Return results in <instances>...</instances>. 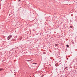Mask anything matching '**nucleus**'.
I'll list each match as a JSON object with an SVG mask.
<instances>
[{
  "label": "nucleus",
  "instance_id": "f257e3e1",
  "mask_svg": "<svg viewBox=\"0 0 77 77\" xmlns=\"http://www.w3.org/2000/svg\"><path fill=\"white\" fill-rule=\"evenodd\" d=\"M8 40H9V39H10V37L9 36L8 37Z\"/></svg>",
  "mask_w": 77,
  "mask_h": 77
},
{
  "label": "nucleus",
  "instance_id": "f03ea898",
  "mask_svg": "<svg viewBox=\"0 0 77 77\" xmlns=\"http://www.w3.org/2000/svg\"><path fill=\"white\" fill-rule=\"evenodd\" d=\"M66 46H67V47L68 48L69 47V45H66Z\"/></svg>",
  "mask_w": 77,
  "mask_h": 77
},
{
  "label": "nucleus",
  "instance_id": "7ed1b4c3",
  "mask_svg": "<svg viewBox=\"0 0 77 77\" xmlns=\"http://www.w3.org/2000/svg\"><path fill=\"white\" fill-rule=\"evenodd\" d=\"M55 46H58V45L57 44H56L55 45Z\"/></svg>",
  "mask_w": 77,
  "mask_h": 77
},
{
  "label": "nucleus",
  "instance_id": "20e7f679",
  "mask_svg": "<svg viewBox=\"0 0 77 77\" xmlns=\"http://www.w3.org/2000/svg\"><path fill=\"white\" fill-rule=\"evenodd\" d=\"M2 70H3V69H0V71H2Z\"/></svg>",
  "mask_w": 77,
  "mask_h": 77
},
{
  "label": "nucleus",
  "instance_id": "39448f33",
  "mask_svg": "<svg viewBox=\"0 0 77 77\" xmlns=\"http://www.w3.org/2000/svg\"><path fill=\"white\" fill-rule=\"evenodd\" d=\"M70 28H72V26H70Z\"/></svg>",
  "mask_w": 77,
  "mask_h": 77
},
{
  "label": "nucleus",
  "instance_id": "423d86ee",
  "mask_svg": "<svg viewBox=\"0 0 77 77\" xmlns=\"http://www.w3.org/2000/svg\"><path fill=\"white\" fill-rule=\"evenodd\" d=\"M43 54H45V53L44 52V53H43Z\"/></svg>",
  "mask_w": 77,
  "mask_h": 77
},
{
  "label": "nucleus",
  "instance_id": "0eeeda50",
  "mask_svg": "<svg viewBox=\"0 0 77 77\" xmlns=\"http://www.w3.org/2000/svg\"><path fill=\"white\" fill-rule=\"evenodd\" d=\"M33 64H36V63H33Z\"/></svg>",
  "mask_w": 77,
  "mask_h": 77
},
{
  "label": "nucleus",
  "instance_id": "6e6552de",
  "mask_svg": "<svg viewBox=\"0 0 77 77\" xmlns=\"http://www.w3.org/2000/svg\"><path fill=\"white\" fill-rule=\"evenodd\" d=\"M19 2H20V1H21V0H19Z\"/></svg>",
  "mask_w": 77,
  "mask_h": 77
},
{
  "label": "nucleus",
  "instance_id": "1a4fd4ad",
  "mask_svg": "<svg viewBox=\"0 0 77 77\" xmlns=\"http://www.w3.org/2000/svg\"><path fill=\"white\" fill-rule=\"evenodd\" d=\"M11 36H11H12L11 35V36Z\"/></svg>",
  "mask_w": 77,
  "mask_h": 77
},
{
  "label": "nucleus",
  "instance_id": "9d476101",
  "mask_svg": "<svg viewBox=\"0 0 77 77\" xmlns=\"http://www.w3.org/2000/svg\"><path fill=\"white\" fill-rule=\"evenodd\" d=\"M2 1V0H1Z\"/></svg>",
  "mask_w": 77,
  "mask_h": 77
}]
</instances>
